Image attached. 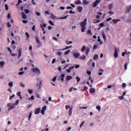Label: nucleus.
Wrapping results in <instances>:
<instances>
[{
  "mask_svg": "<svg viewBox=\"0 0 131 131\" xmlns=\"http://www.w3.org/2000/svg\"><path fill=\"white\" fill-rule=\"evenodd\" d=\"M87 21H88V18H85L84 20L80 23V26L81 27V32H84V30L86 28L85 26H86Z\"/></svg>",
  "mask_w": 131,
  "mask_h": 131,
  "instance_id": "f257e3e1",
  "label": "nucleus"
},
{
  "mask_svg": "<svg viewBox=\"0 0 131 131\" xmlns=\"http://www.w3.org/2000/svg\"><path fill=\"white\" fill-rule=\"evenodd\" d=\"M31 70L33 73L37 74V75H39L41 74V71H40V70L38 68L35 67L32 68Z\"/></svg>",
  "mask_w": 131,
  "mask_h": 131,
  "instance_id": "f03ea898",
  "label": "nucleus"
},
{
  "mask_svg": "<svg viewBox=\"0 0 131 131\" xmlns=\"http://www.w3.org/2000/svg\"><path fill=\"white\" fill-rule=\"evenodd\" d=\"M7 107H9L8 111H10V110H12V109H15V108H16V105L15 103H9L7 104Z\"/></svg>",
  "mask_w": 131,
  "mask_h": 131,
  "instance_id": "7ed1b4c3",
  "label": "nucleus"
},
{
  "mask_svg": "<svg viewBox=\"0 0 131 131\" xmlns=\"http://www.w3.org/2000/svg\"><path fill=\"white\" fill-rule=\"evenodd\" d=\"M101 1L102 0H96L95 2H94L92 4L93 8H96V7H97V6H98Z\"/></svg>",
  "mask_w": 131,
  "mask_h": 131,
  "instance_id": "20e7f679",
  "label": "nucleus"
},
{
  "mask_svg": "<svg viewBox=\"0 0 131 131\" xmlns=\"http://www.w3.org/2000/svg\"><path fill=\"white\" fill-rule=\"evenodd\" d=\"M117 52H118V49H117V48H115V51H114V56L115 58H118V53H117Z\"/></svg>",
  "mask_w": 131,
  "mask_h": 131,
  "instance_id": "39448f33",
  "label": "nucleus"
},
{
  "mask_svg": "<svg viewBox=\"0 0 131 131\" xmlns=\"http://www.w3.org/2000/svg\"><path fill=\"white\" fill-rule=\"evenodd\" d=\"M47 110V106L45 105L41 110V113L42 114V115H45V111Z\"/></svg>",
  "mask_w": 131,
  "mask_h": 131,
  "instance_id": "423d86ee",
  "label": "nucleus"
},
{
  "mask_svg": "<svg viewBox=\"0 0 131 131\" xmlns=\"http://www.w3.org/2000/svg\"><path fill=\"white\" fill-rule=\"evenodd\" d=\"M35 38L36 39V42L39 45L40 43V41L39 40V37L37 36H35Z\"/></svg>",
  "mask_w": 131,
  "mask_h": 131,
  "instance_id": "0eeeda50",
  "label": "nucleus"
},
{
  "mask_svg": "<svg viewBox=\"0 0 131 131\" xmlns=\"http://www.w3.org/2000/svg\"><path fill=\"white\" fill-rule=\"evenodd\" d=\"M101 35L104 39V41H106V35H105V32L104 31H102Z\"/></svg>",
  "mask_w": 131,
  "mask_h": 131,
  "instance_id": "6e6552de",
  "label": "nucleus"
},
{
  "mask_svg": "<svg viewBox=\"0 0 131 131\" xmlns=\"http://www.w3.org/2000/svg\"><path fill=\"white\" fill-rule=\"evenodd\" d=\"M131 10V6H127L126 7V13H129Z\"/></svg>",
  "mask_w": 131,
  "mask_h": 131,
  "instance_id": "1a4fd4ad",
  "label": "nucleus"
},
{
  "mask_svg": "<svg viewBox=\"0 0 131 131\" xmlns=\"http://www.w3.org/2000/svg\"><path fill=\"white\" fill-rule=\"evenodd\" d=\"M72 69H74V66L70 67V68H69V69H68V70H67V73H70L71 72V70H72Z\"/></svg>",
  "mask_w": 131,
  "mask_h": 131,
  "instance_id": "9d476101",
  "label": "nucleus"
},
{
  "mask_svg": "<svg viewBox=\"0 0 131 131\" xmlns=\"http://www.w3.org/2000/svg\"><path fill=\"white\" fill-rule=\"evenodd\" d=\"M40 112V108H37L35 110V114L37 115Z\"/></svg>",
  "mask_w": 131,
  "mask_h": 131,
  "instance_id": "9b49d317",
  "label": "nucleus"
},
{
  "mask_svg": "<svg viewBox=\"0 0 131 131\" xmlns=\"http://www.w3.org/2000/svg\"><path fill=\"white\" fill-rule=\"evenodd\" d=\"M21 18H23V19H27L26 14H25L24 12H21Z\"/></svg>",
  "mask_w": 131,
  "mask_h": 131,
  "instance_id": "f8f14e48",
  "label": "nucleus"
},
{
  "mask_svg": "<svg viewBox=\"0 0 131 131\" xmlns=\"http://www.w3.org/2000/svg\"><path fill=\"white\" fill-rule=\"evenodd\" d=\"M79 56H80V55H79V53H76L73 54V56L76 59H77V58H78V57H79Z\"/></svg>",
  "mask_w": 131,
  "mask_h": 131,
  "instance_id": "ddd939ff",
  "label": "nucleus"
},
{
  "mask_svg": "<svg viewBox=\"0 0 131 131\" xmlns=\"http://www.w3.org/2000/svg\"><path fill=\"white\" fill-rule=\"evenodd\" d=\"M120 21H121V20L119 19H113V23L114 24H116L118 22H119Z\"/></svg>",
  "mask_w": 131,
  "mask_h": 131,
  "instance_id": "4468645a",
  "label": "nucleus"
},
{
  "mask_svg": "<svg viewBox=\"0 0 131 131\" xmlns=\"http://www.w3.org/2000/svg\"><path fill=\"white\" fill-rule=\"evenodd\" d=\"M77 9L79 13H81V12H82V7L81 6H78L77 8Z\"/></svg>",
  "mask_w": 131,
  "mask_h": 131,
  "instance_id": "2eb2a0df",
  "label": "nucleus"
},
{
  "mask_svg": "<svg viewBox=\"0 0 131 131\" xmlns=\"http://www.w3.org/2000/svg\"><path fill=\"white\" fill-rule=\"evenodd\" d=\"M72 79V76H67L66 80L68 81V80H71Z\"/></svg>",
  "mask_w": 131,
  "mask_h": 131,
  "instance_id": "dca6fc26",
  "label": "nucleus"
},
{
  "mask_svg": "<svg viewBox=\"0 0 131 131\" xmlns=\"http://www.w3.org/2000/svg\"><path fill=\"white\" fill-rule=\"evenodd\" d=\"M68 114L69 116H71V115H72V107H70V110L68 112Z\"/></svg>",
  "mask_w": 131,
  "mask_h": 131,
  "instance_id": "f3484780",
  "label": "nucleus"
},
{
  "mask_svg": "<svg viewBox=\"0 0 131 131\" xmlns=\"http://www.w3.org/2000/svg\"><path fill=\"white\" fill-rule=\"evenodd\" d=\"M109 10H112L113 9V3H110L108 5Z\"/></svg>",
  "mask_w": 131,
  "mask_h": 131,
  "instance_id": "a211bd4d",
  "label": "nucleus"
},
{
  "mask_svg": "<svg viewBox=\"0 0 131 131\" xmlns=\"http://www.w3.org/2000/svg\"><path fill=\"white\" fill-rule=\"evenodd\" d=\"M71 48H72V45L66 47L65 48L62 49L61 51H66V50H68V49H70Z\"/></svg>",
  "mask_w": 131,
  "mask_h": 131,
  "instance_id": "6ab92c4d",
  "label": "nucleus"
},
{
  "mask_svg": "<svg viewBox=\"0 0 131 131\" xmlns=\"http://www.w3.org/2000/svg\"><path fill=\"white\" fill-rule=\"evenodd\" d=\"M60 79L62 80V81H64V77H65V75L64 74H62L60 76Z\"/></svg>",
  "mask_w": 131,
  "mask_h": 131,
  "instance_id": "aec40b11",
  "label": "nucleus"
},
{
  "mask_svg": "<svg viewBox=\"0 0 131 131\" xmlns=\"http://www.w3.org/2000/svg\"><path fill=\"white\" fill-rule=\"evenodd\" d=\"M4 65H5V62H4V61H1V62H0L1 68H4Z\"/></svg>",
  "mask_w": 131,
  "mask_h": 131,
  "instance_id": "412c9836",
  "label": "nucleus"
},
{
  "mask_svg": "<svg viewBox=\"0 0 131 131\" xmlns=\"http://www.w3.org/2000/svg\"><path fill=\"white\" fill-rule=\"evenodd\" d=\"M86 50V46L85 45H84L82 46V49H81V52H84Z\"/></svg>",
  "mask_w": 131,
  "mask_h": 131,
  "instance_id": "4be33fe9",
  "label": "nucleus"
},
{
  "mask_svg": "<svg viewBox=\"0 0 131 131\" xmlns=\"http://www.w3.org/2000/svg\"><path fill=\"white\" fill-rule=\"evenodd\" d=\"M21 49H19L18 50V58L19 59L20 57H21Z\"/></svg>",
  "mask_w": 131,
  "mask_h": 131,
  "instance_id": "5701e85b",
  "label": "nucleus"
},
{
  "mask_svg": "<svg viewBox=\"0 0 131 131\" xmlns=\"http://www.w3.org/2000/svg\"><path fill=\"white\" fill-rule=\"evenodd\" d=\"M96 92V90L94 88L91 89H90V93L91 94H94Z\"/></svg>",
  "mask_w": 131,
  "mask_h": 131,
  "instance_id": "b1692460",
  "label": "nucleus"
},
{
  "mask_svg": "<svg viewBox=\"0 0 131 131\" xmlns=\"http://www.w3.org/2000/svg\"><path fill=\"white\" fill-rule=\"evenodd\" d=\"M100 22H101L100 19H94L93 20V23H100Z\"/></svg>",
  "mask_w": 131,
  "mask_h": 131,
  "instance_id": "393cba45",
  "label": "nucleus"
},
{
  "mask_svg": "<svg viewBox=\"0 0 131 131\" xmlns=\"http://www.w3.org/2000/svg\"><path fill=\"white\" fill-rule=\"evenodd\" d=\"M76 79L77 80V82L78 83H79V81H80V80H81L80 78H79V77H78V76H76Z\"/></svg>",
  "mask_w": 131,
  "mask_h": 131,
  "instance_id": "a878e982",
  "label": "nucleus"
},
{
  "mask_svg": "<svg viewBox=\"0 0 131 131\" xmlns=\"http://www.w3.org/2000/svg\"><path fill=\"white\" fill-rule=\"evenodd\" d=\"M87 34H88V35H93V33H92V31H91V30H89L87 31Z\"/></svg>",
  "mask_w": 131,
  "mask_h": 131,
  "instance_id": "bb28decb",
  "label": "nucleus"
},
{
  "mask_svg": "<svg viewBox=\"0 0 131 131\" xmlns=\"http://www.w3.org/2000/svg\"><path fill=\"white\" fill-rule=\"evenodd\" d=\"M68 17V15H67V16H64V17H59L58 18V19H59V20H63L64 19H67V18Z\"/></svg>",
  "mask_w": 131,
  "mask_h": 131,
  "instance_id": "cd10ccee",
  "label": "nucleus"
},
{
  "mask_svg": "<svg viewBox=\"0 0 131 131\" xmlns=\"http://www.w3.org/2000/svg\"><path fill=\"white\" fill-rule=\"evenodd\" d=\"M89 53H90V48L89 47H86V52H85L86 55H88V54H89Z\"/></svg>",
  "mask_w": 131,
  "mask_h": 131,
  "instance_id": "c85d7f7f",
  "label": "nucleus"
},
{
  "mask_svg": "<svg viewBox=\"0 0 131 131\" xmlns=\"http://www.w3.org/2000/svg\"><path fill=\"white\" fill-rule=\"evenodd\" d=\"M75 4L76 5H80V4H81V2L80 0H77V1L75 2Z\"/></svg>",
  "mask_w": 131,
  "mask_h": 131,
  "instance_id": "c756f323",
  "label": "nucleus"
},
{
  "mask_svg": "<svg viewBox=\"0 0 131 131\" xmlns=\"http://www.w3.org/2000/svg\"><path fill=\"white\" fill-rule=\"evenodd\" d=\"M98 58H99V55H98V54H95L93 58L94 60H97Z\"/></svg>",
  "mask_w": 131,
  "mask_h": 131,
  "instance_id": "7c9ffc66",
  "label": "nucleus"
},
{
  "mask_svg": "<svg viewBox=\"0 0 131 131\" xmlns=\"http://www.w3.org/2000/svg\"><path fill=\"white\" fill-rule=\"evenodd\" d=\"M28 92L29 93V94L30 95H31V94H32L33 93V90H31V89H29L28 90Z\"/></svg>",
  "mask_w": 131,
  "mask_h": 131,
  "instance_id": "2f4dec72",
  "label": "nucleus"
},
{
  "mask_svg": "<svg viewBox=\"0 0 131 131\" xmlns=\"http://www.w3.org/2000/svg\"><path fill=\"white\" fill-rule=\"evenodd\" d=\"M63 54V53L61 52H57L56 53V54L57 55V56H62V54Z\"/></svg>",
  "mask_w": 131,
  "mask_h": 131,
  "instance_id": "473e14b6",
  "label": "nucleus"
},
{
  "mask_svg": "<svg viewBox=\"0 0 131 131\" xmlns=\"http://www.w3.org/2000/svg\"><path fill=\"white\" fill-rule=\"evenodd\" d=\"M96 109H97V110H98L99 112H100V111H101V106H100V105H97V106H96Z\"/></svg>",
  "mask_w": 131,
  "mask_h": 131,
  "instance_id": "72a5a7b5",
  "label": "nucleus"
},
{
  "mask_svg": "<svg viewBox=\"0 0 131 131\" xmlns=\"http://www.w3.org/2000/svg\"><path fill=\"white\" fill-rule=\"evenodd\" d=\"M85 58H86V56H85V55H83L82 56L80 57V59H81V60H84Z\"/></svg>",
  "mask_w": 131,
  "mask_h": 131,
  "instance_id": "f704fd0d",
  "label": "nucleus"
},
{
  "mask_svg": "<svg viewBox=\"0 0 131 131\" xmlns=\"http://www.w3.org/2000/svg\"><path fill=\"white\" fill-rule=\"evenodd\" d=\"M51 17L53 19H56V16L54 15L53 13H51Z\"/></svg>",
  "mask_w": 131,
  "mask_h": 131,
  "instance_id": "c9c22d12",
  "label": "nucleus"
},
{
  "mask_svg": "<svg viewBox=\"0 0 131 131\" xmlns=\"http://www.w3.org/2000/svg\"><path fill=\"white\" fill-rule=\"evenodd\" d=\"M69 53H70V50H68L64 52V55H65L66 56V55H68V54H69Z\"/></svg>",
  "mask_w": 131,
  "mask_h": 131,
  "instance_id": "e433bc0d",
  "label": "nucleus"
},
{
  "mask_svg": "<svg viewBox=\"0 0 131 131\" xmlns=\"http://www.w3.org/2000/svg\"><path fill=\"white\" fill-rule=\"evenodd\" d=\"M31 116H32V112H31L29 116V120H30V119H31Z\"/></svg>",
  "mask_w": 131,
  "mask_h": 131,
  "instance_id": "4c0bfd02",
  "label": "nucleus"
},
{
  "mask_svg": "<svg viewBox=\"0 0 131 131\" xmlns=\"http://www.w3.org/2000/svg\"><path fill=\"white\" fill-rule=\"evenodd\" d=\"M9 86H10V88H12L13 86V82H10L8 84Z\"/></svg>",
  "mask_w": 131,
  "mask_h": 131,
  "instance_id": "58836bf2",
  "label": "nucleus"
},
{
  "mask_svg": "<svg viewBox=\"0 0 131 131\" xmlns=\"http://www.w3.org/2000/svg\"><path fill=\"white\" fill-rule=\"evenodd\" d=\"M26 35L28 37V39H29V37L30 36V35H29V34L28 32H26Z\"/></svg>",
  "mask_w": 131,
  "mask_h": 131,
  "instance_id": "ea45409f",
  "label": "nucleus"
},
{
  "mask_svg": "<svg viewBox=\"0 0 131 131\" xmlns=\"http://www.w3.org/2000/svg\"><path fill=\"white\" fill-rule=\"evenodd\" d=\"M83 4H84V5H88L89 4V2L86 1V0H84Z\"/></svg>",
  "mask_w": 131,
  "mask_h": 131,
  "instance_id": "a19ab883",
  "label": "nucleus"
},
{
  "mask_svg": "<svg viewBox=\"0 0 131 131\" xmlns=\"http://www.w3.org/2000/svg\"><path fill=\"white\" fill-rule=\"evenodd\" d=\"M7 50H8V51H9V52L10 54H12V50H11V48H10V47H8Z\"/></svg>",
  "mask_w": 131,
  "mask_h": 131,
  "instance_id": "79ce46f5",
  "label": "nucleus"
},
{
  "mask_svg": "<svg viewBox=\"0 0 131 131\" xmlns=\"http://www.w3.org/2000/svg\"><path fill=\"white\" fill-rule=\"evenodd\" d=\"M5 9L6 11H8L9 10V6H8V4H5Z\"/></svg>",
  "mask_w": 131,
  "mask_h": 131,
  "instance_id": "37998d69",
  "label": "nucleus"
},
{
  "mask_svg": "<svg viewBox=\"0 0 131 131\" xmlns=\"http://www.w3.org/2000/svg\"><path fill=\"white\" fill-rule=\"evenodd\" d=\"M85 122H84V121H82V123H81V124L80 125V127H82V125H83V124H84Z\"/></svg>",
  "mask_w": 131,
  "mask_h": 131,
  "instance_id": "c03bdc74",
  "label": "nucleus"
},
{
  "mask_svg": "<svg viewBox=\"0 0 131 131\" xmlns=\"http://www.w3.org/2000/svg\"><path fill=\"white\" fill-rule=\"evenodd\" d=\"M15 97V95H13L12 96H11L9 98V100L10 101H11V100H12V99H13V98H14Z\"/></svg>",
  "mask_w": 131,
  "mask_h": 131,
  "instance_id": "a18cd8bd",
  "label": "nucleus"
},
{
  "mask_svg": "<svg viewBox=\"0 0 131 131\" xmlns=\"http://www.w3.org/2000/svg\"><path fill=\"white\" fill-rule=\"evenodd\" d=\"M66 43H67V45H69V43L71 44V43H72V41H69L68 40H67L66 41Z\"/></svg>",
  "mask_w": 131,
  "mask_h": 131,
  "instance_id": "49530a36",
  "label": "nucleus"
},
{
  "mask_svg": "<svg viewBox=\"0 0 131 131\" xmlns=\"http://www.w3.org/2000/svg\"><path fill=\"white\" fill-rule=\"evenodd\" d=\"M49 23L50 25H52V26H54V25H55V24H54L52 21H49Z\"/></svg>",
  "mask_w": 131,
  "mask_h": 131,
  "instance_id": "de8ad7c7",
  "label": "nucleus"
},
{
  "mask_svg": "<svg viewBox=\"0 0 131 131\" xmlns=\"http://www.w3.org/2000/svg\"><path fill=\"white\" fill-rule=\"evenodd\" d=\"M112 20V18L109 17L108 18H107V19H106V21L107 22H109V21H110V20Z\"/></svg>",
  "mask_w": 131,
  "mask_h": 131,
  "instance_id": "09e8293b",
  "label": "nucleus"
},
{
  "mask_svg": "<svg viewBox=\"0 0 131 131\" xmlns=\"http://www.w3.org/2000/svg\"><path fill=\"white\" fill-rule=\"evenodd\" d=\"M17 96H18V97H21V92H19L18 93H17L16 94Z\"/></svg>",
  "mask_w": 131,
  "mask_h": 131,
  "instance_id": "8fccbe9b",
  "label": "nucleus"
},
{
  "mask_svg": "<svg viewBox=\"0 0 131 131\" xmlns=\"http://www.w3.org/2000/svg\"><path fill=\"white\" fill-rule=\"evenodd\" d=\"M19 75H23L24 74V72H20L18 73Z\"/></svg>",
  "mask_w": 131,
  "mask_h": 131,
  "instance_id": "3c124183",
  "label": "nucleus"
},
{
  "mask_svg": "<svg viewBox=\"0 0 131 131\" xmlns=\"http://www.w3.org/2000/svg\"><path fill=\"white\" fill-rule=\"evenodd\" d=\"M18 104H19V100H17L15 102V106H17L18 105Z\"/></svg>",
  "mask_w": 131,
  "mask_h": 131,
  "instance_id": "603ef678",
  "label": "nucleus"
},
{
  "mask_svg": "<svg viewBox=\"0 0 131 131\" xmlns=\"http://www.w3.org/2000/svg\"><path fill=\"white\" fill-rule=\"evenodd\" d=\"M108 14H110V15H113L114 13L113 12V11H110L108 12Z\"/></svg>",
  "mask_w": 131,
  "mask_h": 131,
  "instance_id": "864d4df0",
  "label": "nucleus"
},
{
  "mask_svg": "<svg viewBox=\"0 0 131 131\" xmlns=\"http://www.w3.org/2000/svg\"><path fill=\"white\" fill-rule=\"evenodd\" d=\"M56 80H57V77H54L52 79V81H56Z\"/></svg>",
  "mask_w": 131,
  "mask_h": 131,
  "instance_id": "5fc2aeb1",
  "label": "nucleus"
},
{
  "mask_svg": "<svg viewBox=\"0 0 131 131\" xmlns=\"http://www.w3.org/2000/svg\"><path fill=\"white\" fill-rule=\"evenodd\" d=\"M29 100H34V96L32 95L30 98L29 99Z\"/></svg>",
  "mask_w": 131,
  "mask_h": 131,
  "instance_id": "6e6d98bb",
  "label": "nucleus"
},
{
  "mask_svg": "<svg viewBox=\"0 0 131 131\" xmlns=\"http://www.w3.org/2000/svg\"><path fill=\"white\" fill-rule=\"evenodd\" d=\"M22 3V0H18V4L16 5V6H18V5H19V4H21Z\"/></svg>",
  "mask_w": 131,
  "mask_h": 131,
  "instance_id": "4d7b16f0",
  "label": "nucleus"
},
{
  "mask_svg": "<svg viewBox=\"0 0 131 131\" xmlns=\"http://www.w3.org/2000/svg\"><path fill=\"white\" fill-rule=\"evenodd\" d=\"M124 68H125V70H126L127 69V63L125 64Z\"/></svg>",
  "mask_w": 131,
  "mask_h": 131,
  "instance_id": "13d9d810",
  "label": "nucleus"
},
{
  "mask_svg": "<svg viewBox=\"0 0 131 131\" xmlns=\"http://www.w3.org/2000/svg\"><path fill=\"white\" fill-rule=\"evenodd\" d=\"M20 85V86H21V88H25V85L23 83H21Z\"/></svg>",
  "mask_w": 131,
  "mask_h": 131,
  "instance_id": "bf43d9fd",
  "label": "nucleus"
},
{
  "mask_svg": "<svg viewBox=\"0 0 131 131\" xmlns=\"http://www.w3.org/2000/svg\"><path fill=\"white\" fill-rule=\"evenodd\" d=\"M88 90V87L84 86V89L82 90L83 92H85Z\"/></svg>",
  "mask_w": 131,
  "mask_h": 131,
  "instance_id": "052dcab7",
  "label": "nucleus"
},
{
  "mask_svg": "<svg viewBox=\"0 0 131 131\" xmlns=\"http://www.w3.org/2000/svg\"><path fill=\"white\" fill-rule=\"evenodd\" d=\"M25 12L26 14H28V13H29V10H28V9H26L25 10Z\"/></svg>",
  "mask_w": 131,
  "mask_h": 131,
  "instance_id": "680f3d73",
  "label": "nucleus"
},
{
  "mask_svg": "<svg viewBox=\"0 0 131 131\" xmlns=\"http://www.w3.org/2000/svg\"><path fill=\"white\" fill-rule=\"evenodd\" d=\"M56 62V59H53L52 61V64H54V63Z\"/></svg>",
  "mask_w": 131,
  "mask_h": 131,
  "instance_id": "e2e57ef3",
  "label": "nucleus"
},
{
  "mask_svg": "<svg viewBox=\"0 0 131 131\" xmlns=\"http://www.w3.org/2000/svg\"><path fill=\"white\" fill-rule=\"evenodd\" d=\"M100 27H103L104 26V23H102L99 25Z\"/></svg>",
  "mask_w": 131,
  "mask_h": 131,
  "instance_id": "0e129e2a",
  "label": "nucleus"
},
{
  "mask_svg": "<svg viewBox=\"0 0 131 131\" xmlns=\"http://www.w3.org/2000/svg\"><path fill=\"white\" fill-rule=\"evenodd\" d=\"M67 67H69V64H66V66H64V69H66Z\"/></svg>",
  "mask_w": 131,
  "mask_h": 131,
  "instance_id": "69168bd1",
  "label": "nucleus"
},
{
  "mask_svg": "<svg viewBox=\"0 0 131 131\" xmlns=\"http://www.w3.org/2000/svg\"><path fill=\"white\" fill-rule=\"evenodd\" d=\"M87 108H88V106L80 107V109H87Z\"/></svg>",
  "mask_w": 131,
  "mask_h": 131,
  "instance_id": "338daca9",
  "label": "nucleus"
},
{
  "mask_svg": "<svg viewBox=\"0 0 131 131\" xmlns=\"http://www.w3.org/2000/svg\"><path fill=\"white\" fill-rule=\"evenodd\" d=\"M97 48H98V46L97 45H94L93 47L94 50H96V49H97Z\"/></svg>",
  "mask_w": 131,
  "mask_h": 131,
  "instance_id": "774afa93",
  "label": "nucleus"
}]
</instances>
